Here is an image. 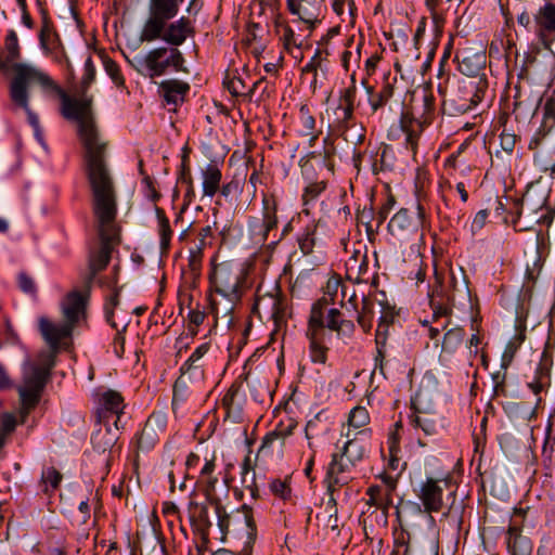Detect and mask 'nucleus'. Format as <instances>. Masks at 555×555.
Segmentation results:
<instances>
[{"instance_id":"obj_21","label":"nucleus","mask_w":555,"mask_h":555,"mask_svg":"<svg viewBox=\"0 0 555 555\" xmlns=\"http://www.w3.org/2000/svg\"><path fill=\"white\" fill-rule=\"evenodd\" d=\"M190 520L195 526L196 530L205 538L211 527V521L208 515V506L196 502H191L189 506Z\"/></svg>"},{"instance_id":"obj_25","label":"nucleus","mask_w":555,"mask_h":555,"mask_svg":"<svg viewBox=\"0 0 555 555\" xmlns=\"http://www.w3.org/2000/svg\"><path fill=\"white\" fill-rule=\"evenodd\" d=\"M347 272L349 278H353L357 281L366 282L364 274L367 272L369 263L366 256L356 258H349L346 261Z\"/></svg>"},{"instance_id":"obj_48","label":"nucleus","mask_w":555,"mask_h":555,"mask_svg":"<svg viewBox=\"0 0 555 555\" xmlns=\"http://www.w3.org/2000/svg\"><path fill=\"white\" fill-rule=\"evenodd\" d=\"M18 285L21 289L26 294H36V284L28 274L22 272L18 274Z\"/></svg>"},{"instance_id":"obj_11","label":"nucleus","mask_w":555,"mask_h":555,"mask_svg":"<svg viewBox=\"0 0 555 555\" xmlns=\"http://www.w3.org/2000/svg\"><path fill=\"white\" fill-rule=\"evenodd\" d=\"M100 404L101 406L98 409L99 423L108 422L111 424L113 421V425L117 427L124 410L121 396L114 390H107L102 395Z\"/></svg>"},{"instance_id":"obj_54","label":"nucleus","mask_w":555,"mask_h":555,"mask_svg":"<svg viewBox=\"0 0 555 555\" xmlns=\"http://www.w3.org/2000/svg\"><path fill=\"white\" fill-rule=\"evenodd\" d=\"M550 130L551 129H548V126H545L543 124V126L531 138V140L529 142V147L531 150L537 149L541 144L542 140L546 137V134L548 133Z\"/></svg>"},{"instance_id":"obj_9","label":"nucleus","mask_w":555,"mask_h":555,"mask_svg":"<svg viewBox=\"0 0 555 555\" xmlns=\"http://www.w3.org/2000/svg\"><path fill=\"white\" fill-rule=\"evenodd\" d=\"M242 278V270L233 269L224 263L216 266L211 273V282L216 292L228 298L230 301L238 299Z\"/></svg>"},{"instance_id":"obj_18","label":"nucleus","mask_w":555,"mask_h":555,"mask_svg":"<svg viewBox=\"0 0 555 555\" xmlns=\"http://www.w3.org/2000/svg\"><path fill=\"white\" fill-rule=\"evenodd\" d=\"M189 90V83L178 79H167L159 83V93L169 105L182 103Z\"/></svg>"},{"instance_id":"obj_41","label":"nucleus","mask_w":555,"mask_h":555,"mask_svg":"<svg viewBox=\"0 0 555 555\" xmlns=\"http://www.w3.org/2000/svg\"><path fill=\"white\" fill-rule=\"evenodd\" d=\"M205 313L198 310H191L189 313L188 330L192 336L197 334V327L204 322Z\"/></svg>"},{"instance_id":"obj_15","label":"nucleus","mask_w":555,"mask_h":555,"mask_svg":"<svg viewBox=\"0 0 555 555\" xmlns=\"http://www.w3.org/2000/svg\"><path fill=\"white\" fill-rule=\"evenodd\" d=\"M193 33L194 28L191 21L186 17H181L173 23H166L165 30L162 31V36H159L158 39H163L171 44L172 48H177L185 41L188 36L193 35Z\"/></svg>"},{"instance_id":"obj_58","label":"nucleus","mask_w":555,"mask_h":555,"mask_svg":"<svg viewBox=\"0 0 555 555\" xmlns=\"http://www.w3.org/2000/svg\"><path fill=\"white\" fill-rule=\"evenodd\" d=\"M494 380V388H493V395L495 397L500 395H505V386H504V376H501L500 374L493 375Z\"/></svg>"},{"instance_id":"obj_56","label":"nucleus","mask_w":555,"mask_h":555,"mask_svg":"<svg viewBox=\"0 0 555 555\" xmlns=\"http://www.w3.org/2000/svg\"><path fill=\"white\" fill-rule=\"evenodd\" d=\"M241 512L244 516L245 524L249 529L248 535H251L255 530V521L253 518L251 509L247 505H243Z\"/></svg>"},{"instance_id":"obj_2","label":"nucleus","mask_w":555,"mask_h":555,"mask_svg":"<svg viewBox=\"0 0 555 555\" xmlns=\"http://www.w3.org/2000/svg\"><path fill=\"white\" fill-rule=\"evenodd\" d=\"M94 77L95 67L92 59L89 56L85 62V74L80 83L79 99L67 95L56 86L49 89L59 92L62 102L61 113L64 118L75 120L78 124V134L85 149L86 168L107 166L105 160L107 142L103 140L95 125L92 111L93 98L87 94Z\"/></svg>"},{"instance_id":"obj_31","label":"nucleus","mask_w":555,"mask_h":555,"mask_svg":"<svg viewBox=\"0 0 555 555\" xmlns=\"http://www.w3.org/2000/svg\"><path fill=\"white\" fill-rule=\"evenodd\" d=\"M62 480V475L54 467H48L42 472L41 482L43 486V491L49 492L50 490H55Z\"/></svg>"},{"instance_id":"obj_50","label":"nucleus","mask_w":555,"mask_h":555,"mask_svg":"<svg viewBox=\"0 0 555 555\" xmlns=\"http://www.w3.org/2000/svg\"><path fill=\"white\" fill-rule=\"evenodd\" d=\"M439 296V291L436 289L434 291L433 295H431V299H430V304H431V307H433V310H434V318L437 319L439 317H444L448 314V311L449 309L447 307L443 306V302L440 300V301H436V297Z\"/></svg>"},{"instance_id":"obj_13","label":"nucleus","mask_w":555,"mask_h":555,"mask_svg":"<svg viewBox=\"0 0 555 555\" xmlns=\"http://www.w3.org/2000/svg\"><path fill=\"white\" fill-rule=\"evenodd\" d=\"M441 482L442 480L427 478L426 481L421 485L418 498L427 513L439 512L442 507L443 488ZM443 483L447 486V481H443Z\"/></svg>"},{"instance_id":"obj_38","label":"nucleus","mask_w":555,"mask_h":555,"mask_svg":"<svg viewBox=\"0 0 555 555\" xmlns=\"http://www.w3.org/2000/svg\"><path fill=\"white\" fill-rule=\"evenodd\" d=\"M208 344H203L195 349L191 357L181 366V372L184 374L194 367L195 363L208 351Z\"/></svg>"},{"instance_id":"obj_44","label":"nucleus","mask_w":555,"mask_h":555,"mask_svg":"<svg viewBox=\"0 0 555 555\" xmlns=\"http://www.w3.org/2000/svg\"><path fill=\"white\" fill-rule=\"evenodd\" d=\"M53 36L54 31L52 25L47 20H44L39 35L40 43L43 49L49 48V46L52 43Z\"/></svg>"},{"instance_id":"obj_17","label":"nucleus","mask_w":555,"mask_h":555,"mask_svg":"<svg viewBox=\"0 0 555 555\" xmlns=\"http://www.w3.org/2000/svg\"><path fill=\"white\" fill-rule=\"evenodd\" d=\"M364 431H359L356 437L349 439L345 442L343 447V455L349 457V463H344V465H339L337 472L339 473H348L350 467H356L364 457L365 446L362 439L359 436H362Z\"/></svg>"},{"instance_id":"obj_52","label":"nucleus","mask_w":555,"mask_h":555,"mask_svg":"<svg viewBox=\"0 0 555 555\" xmlns=\"http://www.w3.org/2000/svg\"><path fill=\"white\" fill-rule=\"evenodd\" d=\"M529 196L526 195L524 198H522V202H521V207L517 209L516 211V216H517V220H514V223L516 224L517 221H519L521 215H522V209L524 207L526 206L528 212H535L538 214L540 210H543L544 209V202L545 199L542 201L541 205L538 207V208H533L530 203H529Z\"/></svg>"},{"instance_id":"obj_30","label":"nucleus","mask_w":555,"mask_h":555,"mask_svg":"<svg viewBox=\"0 0 555 555\" xmlns=\"http://www.w3.org/2000/svg\"><path fill=\"white\" fill-rule=\"evenodd\" d=\"M464 335L462 328H452L447 332L442 343V351L453 352L463 343Z\"/></svg>"},{"instance_id":"obj_47","label":"nucleus","mask_w":555,"mask_h":555,"mask_svg":"<svg viewBox=\"0 0 555 555\" xmlns=\"http://www.w3.org/2000/svg\"><path fill=\"white\" fill-rule=\"evenodd\" d=\"M422 551L427 555H438L439 552V542L437 533L434 529H431V533L426 541V543L422 546Z\"/></svg>"},{"instance_id":"obj_36","label":"nucleus","mask_w":555,"mask_h":555,"mask_svg":"<svg viewBox=\"0 0 555 555\" xmlns=\"http://www.w3.org/2000/svg\"><path fill=\"white\" fill-rule=\"evenodd\" d=\"M208 501L209 504L214 506L215 513L218 518V527L220 528V531L224 534L229 528V517L218 500L208 499Z\"/></svg>"},{"instance_id":"obj_3","label":"nucleus","mask_w":555,"mask_h":555,"mask_svg":"<svg viewBox=\"0 0 555 555\" xmlns=\"http://www.w3.org/2000/svg\"><path fill=\"white\" fill-rule=\"evenodd\" d=\"M21 47L15 30H10L5 37L4 46L0 52V70L12 72L9 83V96L13 91L21 89L31 91L35 86H39L43 91L55 88L53 80L38 67L21 63Z\"/></svg>"},{"instance_id":"obj_51","label":"nucleus","mask_w":555,"mask_h":555,"mask_svg":"<svg viewBox=\"0 0 555 555\" xmlns=\"http://www.w3.org/2000/svg\"><path fill=\"white\" fill-rule=\"evenodd\" d=\"M284 33L282 39L284 41V46L286 49H291V47L299 48L301 42L297 41L294 30L289 26H284Z\"/></svg>"},{"instance_id":"obj_53","label":"nucleus","mask_w":555,"mask_h":555,"mask_svg":"<svg viewBox=\"0 0 555 555\" xmlns=\"http://www.w3.org/2000/svg\"><path fill=\"white\" fill-rule=\"evenodd\" d=\"M202 250V246H196V248L192 249L190 253L189 267L192 271H197L201 268Z\"/></svg>"},{"instance_id":"obj_4","label":"nucleus","mask_w":555,"mask_h":555,"mask_svg":"<svg viewBox=\"0 0 555 555\" xmlns=\"http://www.w3.org/2000/svg\"><path fill=\"white\" fill-rule=\"evenodd\" d=\"M86 301L83 296L77 292H70L61 302L63 313V322L60 324L53 323L46 317H40L38 326L40 334L47 341L53 352H56L62 339L72 335V332L83 315Z\"/></svg>"},{"instance_id":"obj_1","label":"nucleus","mask_w":555,"mask_h":555,"mask_svg":"<svg viewBox=\"0 0 555 555\" xmlns=\"http://www.w3.org/2000/svg\"><path fill=\"white\" fill-rule=\"evenodd\" d=\"M86 173L92 194V211L101 241L100 248L90 256V281L109 262L113 244L119 229L116 223L117 198L112 175L107 166L87 167Z\"/></svg>"},{"instance_id":"obj_12","label":"nucleus","mask_w":555,"mask_h":555,"mask_svg":"<svg viewBox=\"0 0 555 555\" xmlns=\"http://www.w3.org/2000/svg\"><path fill=\"white\" fill-rule=\"evenodd\" d=\"M344 463H349V457H346L343 455V452L340 453H334L332 455V461L328 464L326 476H325V483L327 487V491L333 494L336 489L347 485L349 481L353 479V470L356 467H350L348 473H339L337 472L338 466Z\"/></svg>"},{"instance_id":"obj_60","label":"nucleus","mask_w":555,"mask_h":555,"mask_svg":"<svg viewBox=\"0 0 555 555\" xmlns=\"http://www.w3.org/2000/svg\"><path fill=\"white\" fill-rule=\"evenodd\" d=\"M1 426L4 433H10L15 428V418L11 414H3L1 418Z\"/></svg>"},{"instance_id":"obj_34","label":"nucleus","mask_w":555,"mask_h":555,"mask_svg":"<svg viewBox=\"0 0 555 555\" xmlns=\"http://www.w3.org/2000/svg\"><path fill=\"white\" fill-rule=\"evenodd\" d=\"M353 98L354 89H347L344 95L345 104L339 105L337 108V111L340 113L338 117L340 121H347L351 117L353 109Z\"/></svg>"},{"instance_id":"obj_37","label":"nucleus","mask_w":555,"mask_h":555,"mask_svg":"<svg viewBox=\"0 0 555 555\" xmlns=\"http://www.w3.org/2000/svg\"><path fill=\"white\" fill-rule=\"evenodd\" d=\"M369 422V414L364 408H354L349 415V425L354 428H360Z\"/></svg>"},{"instance_id":"obj_59","label":"nucleus","mask_w":555,"mask_h":555,"mask_svg":"<svg viewBox=\"0 0 555 555\" xmlns=\"http://www.w3.org/2000/svg\"><path fill=\"white\" fill-rule=\"evenodd\" d=\"M392 95V87L390 85H387L384 87L383 91L379 93V101L376 103H373V109H377L379 106L384 104L385 101H387Z\"/></svg>"},{"instance_id":"obj_20","label":"nucleus","mask_w":555,"mask_h":555,"mask_svg":"<svg viewBox=\"0 0 555 555\" xmlns=\"http://www.w3.org/2000/svg\"><path fill=\"white\" fill-rule=\"evenodd\" d=\"M101 427L95 430L91 437V442L93 449L98 452H106L109 450L118 439L117 430L118 426L115 429H112L111 424L108 422L100 423Z\"/></svg>"},{"instance_id":"obj_61","label":"nucleus","mask_w":555,"mask_h":555,"mask_svg":"<svg viewBox=\"0 0 555 555\" xmlns=\"http://www.w3.org/2000/svg\"><path fill=\"white\" fill-rule=\"evenodd\" d=\"M360 57V46H357L356 51H346L343 54V65L348 70L349 62L351 59L359 60Z\"/></svg>"},{"instance_id":"obj_29","label":"nucleus","mask_w":555,"mask_h":555,"mask_svg":"<svg viewBox=\"0 0 555 555\" xmlns=\"http://www.w3.org/2000/svg\"><path fill=\"white\" fill-rule=\"evenodd\" d=\"M156 217L158 221V232L160 236V246L163 249H167L170 244L172 236V230L169 225V220L165 216V212L160 208H156Z\"/></svg>"},{"instance_id":"obj_55","label":"nucleus","mask_w":555,"mask_h":555,"mask_svg":"<svg viewBox=\"0 0 555 555\" xmlns=\"http://www.w3.org/2000/svg\"><path fill=\"white\" fill-rule=\"evenodd\" d=\"M488 210L487 209H481L479 210L474 220H473V223H472V228L474 231H479L483 228V225L486 224V221L488 219Z\"/></svg>"},{"instance_id":"obj_62","label":"nucleus","mask_w":555,"mask_h":555,"mask_svg":"<svg viewBox=\"0 0 555 555\" xmlns=\"http://www.w3.org/2000/svg\"><path fill=\"white\" fill-rule=\"evenodd\" d=\"M243 87V81L240 78H233L228 85L229 91L234 95L241 94Z\"/></svg>"},{"instance_id":"obj_7","label":"nucleus","mask_w":555,"mask_h":555,"mask_svg":"<svg viewBox=\"0 0 555 555\" xmlns=\"http://www.w3.org/2000/svg\"><path fill=\"white\" fill-rule=\"evenodd\" d=\"M48 377L49 371L46 369L35 365L25 369L23 385L18 387L24 414L38 403Z\"/></svg>"},{"instance_id":"obj_40","label":"nucleus","mask_w":555,"mask_h":555,"mask_svg":"<svg viewBox=\"0 0 555 555\" xmlns=\"http://www.w3.org/2000/svg\"><path fill=\"white\" fill-rule=\"evenodd\" d=\"M104 68L106 70V73L108 74V76L112 78V80L117 85V86H122L124 85V78L120 74V69L118 67V65L107 59L104 61Z\"/></svg>"},{"instance_id":"obj_57","label":"nucleus","mask_w":555,"mask_h":555,"mask_svg":"<svg viewBox=\"0 0 555 555\" xmlns=\"http://www.w3.org/2000/svg\"><path fill=\"white\" fill-rule=\"evenodd\" d=\"M321 53L318 50L311 61L302 68L304 73L317 74V69L321 66Z\"/></svg>"},{"instance_id":"obj_45","label":"nucleus","mask_w":555,"mask_h":555,"mask_svg":"<svg viewBox=\"0 0 555 555\" xmlns=\"http://www.w3.org/2000/svg\"><path fill=\"white\" fill-rule=\"evenodd\" d=\"M340 281L338 279H330L326 283V286H325V293H324V297H323V301L325 304H327L328 301H334L336 295H337V292L338 289L340 288Z\"/></svg>"},{"instance_id":"obj_35","label":"nucleus","mask_w":555,"mask_h":555,"mask_svg":"<svg viewBox=\"0 0 555 555\" xmlns=\"http://www.w3.org/2000/svg\"><path fill=\"white\" fill-rule=\"evenodd\" d=\"M117 305H118V293L116 292L111 296L109 301L106 304V307H105L106 320L111 323L112 327H114L115 330L124 331L127 326V323H125V322L118 323V322H116V320L114 318V308Z\"/></svg>"},{"instance_id":"obj_24","label":"nucleus","mask_w":555,"mask_h":555,"mask_svg":"<svg viewBox=\"0 0 555 555\" xmlns=\"http://www.w3.org/2000/svg\"><path fill=\"white\" fill-rule=\"evenodd\" d=\"M337 332L338 335H349L353 332L354 325L351 321L345 320L338 309H330L326 315L324 327Z\"/></svg>"},{"instance_id":"obj_6","label":"nucleus","mask_w":555,"mask_h":555,"mask_svg":"<svg viewBox=\"0 0 555 555\" xmlns=\"http://www.w3.org/2000/svg\"><path fill=\"white\" fill-rule=\"evenodd\" d=\"M183 0H150V16L146 20L142 33L141 41L152 42L162 36L166 23L173 18L179 10V4Z\"/></svg>"},{"instance_id":"obj_23","label":"nucleus","mask_w":555,"mask_h":555,"mask_svg":"<svg viewBox=\"0 0 555 555\" xmlns=\"http://www.w3.org/2000/svg\"><path fill=\"white\" fill-rule=\"evenodd\" d=\"M163 428L164 422L162 417L152 415L145 423V426L138 439L139 447L145 449L153 446L157 438L158 431H162Z\"/></svg>"},{"instance_id":"obj_14","label":"nucleus","mask_w":555,"mask_h":555,"mask_svg":"<svg viewBox=\"0 0 555 555\" xmlns=\"http://www.w3.org/2000/svg\"><path fill=\"white\" fill-rule=\"evenodd\" d=\"M287 7L289 12L300 21L313 25L319 21L322 0H287Z\"/></svg>"},{"instance_id":"obj_49","label":"nucleus","mask_w":555,"mask_h":555,"mask_svg":"<svg viewBox=\"0 0 555 555\" xmlns=\"http://www.w3.org/2000/svg\"><path fill=\"white\" fill-rule=\"evenodd\" d=\"M392 320H393V312L391 309H388V310L382 312V315L379 318V323H378V326L376 330V343L380 341V337L383 334V331H382L383 327L388 326L389 323L392 322Z\"/></svg>"},{"instance_id":"obj_16","label":"nucleus","mask_w":555,"mask_h":555,"mask_svg":"<svg viewBox=\"0 0 555 555\" xmlns=\"http://www.w3.org/2000/svg\"><path fill=\"white\" fill-rule=\"evenodd\" d=\"M14 108L23 109L28 118L30 126L34 128L35 137L42 143L43 135L40 128L38 116L31 111L29 105L30 91H23L22 88L13 91L12 96H9Z\"/></svg>"},{"instance_id":"obj_8","label":"nucleus","mask_w":555,"mask_h":555,"mask_svg":"<svg viewBox=\"0 0 555 555\" xmlns=\"http://www.w3.org/2000/svg\"><path fill=\"white\" fill-rule=\"evenodd\" d=\"M325 334L321 302H318L312 307L307 331V337L309 339V357L315 364L324 365L327 361L330 349L324 344Z\"/></svg>"},{"instance_id":"obj_46","label":"nucleus","mask_w":555,"mask_h":555,"mask_svg":"<svg viewBox=\"0 0 555 555\" xmlns=\"http://www.w3.org/2000/svg\"><path fill=\"white\" fill-rule=\"evenodd\" d=\"M414 423L415 426L422 428L427 435L436 433V425L427 415H416Z\"/></svg>"},{"instance_id":"obj_22","label":"nucleus","mask_w":555,"mask_h":555,"mask_svg":"<svg viewBox=\"0 0 555 555\" xmlns=\"http://www.w3.org/2000/svg\"><path fill=\"white\" fill-rule=\"evenodd\" d=\"M203 177V194L204 196L214 197L220 189L221 171L216 164H209L202 170Z\"/></svg>"},{"instance_id":"obj_28","label":"nucleus","mask_w":555,"mask_h":555,"mask_svg":"<svg viewBox=\"0 0 555 555\" xmlns=\"http://www.w3.org/2000/svg\"><path fill=\"white\" fill-rule=\"evenodd\" d=\"M483 59L485 57L481 54H476L474 56H464L459 62V69L466 76H476L482 67Z\"/></svg>"},{"instance_id":"obj_43","label":"nucleus","mask_w":555,"mask_h":555,"mask_svg":"<svg viewBox=\"0 0 555 555\" xmlns=\"http://www.w3.org/2000/svg\"><path fill=\"white\" fill-rule=\"evenodd\" d=\"M272 493L281 499H286L291 493L288 483L284 480L275 479L270 482Z\"/></svg>"},{"instance_id":"obj_19","label":"nucleus","mask_w":555,"mask_h":555,"mask_svg":"<svg viewBox=\"0 0 555 555\" xmlns=\"http://www.w3.org/2000/svg\"><path fill=\"white\" fill-rule=\"evenodd\" d=\"M417 220L408 209H400L389 221L388 229L392 235L404 236L417 229Z\"/></svg>"},{"instance_id":"obj_39","label":"nucleus","mask_w":555,"mask_h":555,"mask_svg":"<svg viewBox=\"0 0 555 555\" xmlns=\"http://www.w3.org/2000/svg\"><path fill=\"white\" fill-rule=\"evenodd\" d=\"M324 189H325V183L323 181L310 183L305 189V192L302 195L304 204L307 205L310 201L318 197Z\"/></svg>"},{"instance_id":"obj_63","label":"nucleus","mask_w":555,"mask_h":555,"mask_svg":"<svg viewBox=\"0 0 555 555\" xmlns=\"http://www.w3.org/2000/svg\"><path fill=\"white\" fill-rule=\"evenodd\" d=\"M12 386L11 379L2 364H0V389L10 388Z\"/></svg>"},{"instance_id":"obj_10","label":"nucleus","mask_w":555,"mask_h":555,"mask_svg":"<svg viewBox=\"0 0 555 555\" xmlns=\"http://www.w3.org/2000/svg\"><path fill=\"white\" fill-rule=\"evenodd\" d=\"M533 20L539 42L545 50L552 51L554 43L552 35L555 33V3L547 2L542 5L534 14Z\"/></svg>"},{"instance_id":"obj_5","label":"nucleus","mask_w":555,"mask_h":555,"mask_svg":"<svg viewBox=\"0 0 555 555\" xmlns=\"http://www.w3.org/2000/svg\"><path fill=\"white\" fill-rule=\"evenodd\" d=\"M140 72L152 79L166 74L170 67L176 72L189 73L184 65V57L178 48H155L140 61Z\"/></svg>"},{"instance_id":"obj_64","label":"nucleus","mask_w":555,"mask_h":555,"mask_svg":"<svg viewBox=\"0 0 555 555\" xmlns=\"http://www.w3.org/2000/svg\"><path fill=\"white\" fill-rule=\"evenodd\" d=\"M211 236V228L209 225L203 228L199 232V244L197 246H202V249L209 244L207 238Z\"/></svg>"},{"instance_id":"obj_27","label":"nucleus","mask_w":555,"mask_h":555,"mask_svg":"<svg viewBox=\"0 0 555 555\" xmlns=\"http://www.w3.org/2000/svg\"><path fill=\"white\" fill-rule=\"evenodd\" d=\"M256 309H263L267 310V312L274 319H278L281 310H282V302L276 296L272 295H264V296H257L256 301Z\"/></svg>"},{"instance_id":"obj_26","label":"nucleus","mask_w":555,"mask_h":555,"mask_svg":"<svg viewBox=\"0 0 555 555\" xmlns=\"http://www.w3.org/2000/svg\"><path fill=\"white\" fill-rule=\"evenodd\" d=\"M264 218L260 225H258L259 231L256 233L259 236L258 242H266L271 233V231L276 229L278 220L274 214H271L268 208V201L264 199Z\"/></svg>"},{"instance_id":"obj_33","label":"nucleus","mask_w":555,"mask_h":555,"mask_svg":"<svg viewBox=\"0 0 555 555\" xmlns=\"http://www.w3.org/2000/svg\"><path fill=\"white\" fill-rule=\"evenodd\" d=\"M416 546H418L416 541H413L409 533L406 540L404 534L401 533V535L397 539L392 555H409L414 551Z\"/></svg>"},{"instance_id":"obj_32","label":"nucleus","mask_w":555,"mask_h":555,"mask_svg":"<svg viewBox=\"0 0 555 555\" xmlns=\"http://www.w3.org/2000/svg\"><path fill=\"white\" fill-rule=\"evenodd\" d=\"M373 317V302L366 298H362V309L358 313L357 321L359 325L364 330L367 331L371 328V319Z\"/></svg>"},{"instance_id":"obj_42","label":"nucleus","mask_w":555,"mask_h":555,"mask_svg":"<svg viewBox=\"0 0 555 555\" xmlns=\"http://www.w3.org/2000/svg\"><path fill=\"white\" fill-rule=\"evenodd\" d=\"M543 124L548 126V129L555 124V100H546L543 107Z\"/></svg>"}]
</instances>
